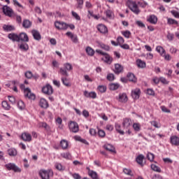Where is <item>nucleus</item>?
<instances>
[{
  "label": "nucleus",
  "instance_id": "obj_64",
  "mask_svg": "<svg viewBox=\"0 0 179 179\" xmlns=\"http://www.w3.org/2000/svg\"><path fill=\"white\" fill-rule=\"evenodd\" d=\"M136 24H137V26H138V27H145V24H143V22H142V21H136Z\"/></svg>",
  "mask_w": 179,
  "mask_h": 179
},
{
  "label": "nucleus",
  "instance_id": "obj_36",
  "mask_svg": "<svg viewBox=\"0 0 179 179\" xmlns=\"http://www.w3.org/2000/svg\"><path fill=\"white\" fill-rule=\"evenodd\" d=\"M143 159H145V157L143 156V155H140L137 157L136 158V162L138 164L142 165L143 163Z\"/></svg>",
  "mask_w": 179,
  "mask_h": 179
},
{
  "label": "nucleus",
  "instance_id": "obj_1",
  "mask_svg": "<svg viewBox=\"0 0 179 179\" xmlns=\"http://www.w3.org/2000/svg\"><path fill=\"white\" fill-rule=\"evenodd\" d=\"M127 3L130 10H131V12H134L135 15H139V13H141V10H139V8L138 7V4H136V2L129 0L127 1Z\"/></svg>",
  "mask_w": 179,
  "mask_h": 179
},
{
  "label": "nucleus",
  "instance_id": "obj_10",
  "mask_svg": "<svg viewBox=\"0 0 179 179\" xmlns=\"http://www.w3.org/2000/svg\"><path fill=\"white\" fill-rule=\"evenodd\" d=\"M141 96V90L139 88H136L131 91V97L134 100H138Z\"/></svg>",
  "mask_w": 179,
  "mask_h": 179
},
{
  "label": "nucleus",
  "instance_id": "obj_17",
  "mask_svg": "<svg viewBox=\"0 0 179 179\" xmlns=\"http://www.w3.org/2000/svg\"><path fill=\"white\" fill-rule=\"evenodd\" d=\"M31 34L34 40H36L37 41H40V40H41V34H40V32H38L37 30H32Z\"/></svg>",
  "mask_w": 179,
  "mask_h": 179
},
{
  "label": "nucleus",
  "instance_id": "obj_15",
  "mask_svg": "<svg viewBox=\"0 0 179 179\" xmlns=\"http://www.w3.org/2000/svg\"><path fill=\"white\" fill-rule=\"evenodd\" d=\"M84 96L90 99H96V97H97V94H96L94 92H89L87 91H85Z\"/></svg>",
  "mask_w": 179,
  "mask_h": 179
},
{
  "label": "nucleus",
  "instance_id": "obj_56",
  "mask_svg": "<svg viewBox=\"0 0 179 179\" xmlns=\"http://www.w3.org/2000/svg\"><path fill=\"white\" fill-rule=\"evenodd\" d=\"M25 77L27 79H31L33 78V73H31V71H27L25 73Z\"/></svg>",
  "mask_w": 179,
  "mask_h": 179
},
{
  "label": "nucleus",
  "instance_id": "obj_57",
  "mask_svg": "<svg viewBox=\"0 0 179 179\" xmlns=\"http://www.w3.org/2000/svg\"><path fill=\"white\" fill-rule=\"evenodd\" d=\"M74 138L76 139V141H78L79 142H82L83 143H86V140L83 139L80 136H76L74 137Z\"/></svg>",
  "mask_w": 179,
  "mask_h": 179
},
{
  "label": "nucleus",
  "instance_id": "obj_6",
  "mask_svg": "<svg viewBox=\"0 0 179 179\" xmlns=\"http://www.w3.org/2000/svg\"><path fill=\"white\" fill-rule=\"evenodd\" d=\"M69 128L71 132L76 134L79 132V125L76 122H70L69 124Z\"/></svg>",
  "mask_w": 179,
  "mask_h": 179
},
{
  "label": "nucleus",
  "instance_id": "obj_22",
  "mask_svg": "<svg viewBox=\"0 0 179 179\" xmlns=\"http://www.w3.org/2000/svg\"><path fill=\"white\" fill-rule=\"evenodd\" d=\"M147 20L151 23V24H156V23H157V17H156L155 15H151L149 16Z\"/></svg>",
  "mask_w": 179,
  "mask_h": 179
},
{
  "label": "nucleus",
  "instance_id": "obj_32",
  "mask_svg": "<svg viewBox=\"0 0 179 179\" xmlns=\"http://www.w3.org/2000/svg\"><path fill=\"white\" fill-rule=\"evenodd\" d=\"M69 143L68 141L66 140H62L60 141V145L62 148V149H68V146H69Z\"/></svg>",
  "mask_w": 179,
  "mask_h": 179
},
{
  "label": "nucleus",
  "instance_id": "obj_21",
  "mask_svg": "<svg viewBox=\"0 0 179 179\" xmlns=\"http://www.w3.org/2000/svg\"><path fill=\"white\" fill-rule=\"evenodd\" d=\"M122 71H124V67H122V66H121V64H115V70H114L115 73L118 75L119 73H121V72H122Z\"/></svg>",
  "mask_w": 179,
  "mask_h": 179
},
{
  "label": "nucleus",
  "instance_id": "obj_45",
  "mask_svg": "<svg viewBox=\"0 0 179 179\" xmlns=\"http://www.w3.org/2000/svg\"><path fill=\"white\" fill-rule=\"evenodd\" d=\"M20 49L22 50L23 51H27V50H29V45H27V43H22L21 45H20Z\"/></svg>",
  "mask_w": 179,
  "mask_h": 179
},
{
  "label": "nucleus",
  "instance_id": "obj_27",
  "mask_svg": "<svg viewBox=\"0 0 179 179\" xmlns=\"http://www.w3.org/2000/svg\"><path fill=\"white\" fill-rule=\"evenodd\" d=\"M85 51L90 57H93L94 55V50H93L90 46H87Z\"/></svg>",
  "mask_w": 179,
  "mask_h": 179
},
{
  "label": "nucleus",
  "instance_id": "obj_61",
  "mask_svg": "<svg viewBox=\"0 0 179 179\" xmlns=\"http://www.w3.org/2000/svg\"><path fill=\"white\" fill-rule=\"evenodd\" d=\"M171 13L173 15V16H174L175 17H177L178 19H179V13L177 12L176 10H171Z\"/></svg>",
  "mask_w": 179,
  "mask_h": 179
},
{
  "label": "nucleus",
  "instance_id": "obj_35",
  "mask_svg": "<svg viewBox=\"0 0 179 179\" xmlns=\"http://www.w3.org/2000/svg\"><path fill=\"white\" fill-rule=\"evenodd\" d=\"M1 106L4 110H10V105L8 103V101H3L1 103Z\"/></svg>",
  "mask_w": 179,
  "mask_h": 179
},
{
  "label": "nucleus",
  "instance_id": "obj_26",
  "mask_svg": "<svg viewBox=\"0 0 179 179\" xmlns=\"http://www.w3.org/2000/svg\"><path fill=\"white\" fill-rule=\"evenodd\" d=\"M103 148L104 149H106V150H108V152H111L112 153H115V148H114L113 145L106 144L103 146Z\"/></svg>",
  "mask_w": 179,
  "mask_h": 179
},
{
  "label": "nucleus",
  "instance_id": "obj_29",
  "mask_svg": "<svg viewBox=\"0 0 179 179\" xmlns=\"http://www.w3.org/2000/svg\"><path fill=\"white\" fill-rule=\"evenodd\" d=\"M22 27H24V29H29L31 27V22L29 20H24L22 22Z\"/></svg>",
  "mask_w": 179,
  "mask_h": 179
},
{
  "label": "nucleus",
  "instance_id": "obj_11",
  "mask_svg": "<svg viewBox=\"0 0 179 179\" xmlns=\"http://www.w3.org/2000/svg\"><path fill=\"white\" fill-rule=\"evenodd\" d=\"M24 93L25 97H28V99H30L31 100H34V99H36V95L31 93V91L29 88H25L24 90Z\"/></svg>",
  "mask_w": 179,
  "mask_h": 179
},
{
  "label": "nucleus",
  "instance_id": "obj_38",
  "mask_svg": "<svg viewBox=\"0 0 179 179\" xmlns=\"http://www.w3.org/2000/svg\"><path fill=\"white\" fill-rule=\"evenodd\" d=\"M115 127V129H116L117 132L120 134V135H124V131L121 130V125L116 123Z\"/></svg>",
  "mask_w": 179,
  "mask_h": 179
},
{
  "label": "nucleus",
  "instance_id": "obj_8",
  "mask_svg": "<svg viewBox=\"0 0 179 179\" xmlns=\"http://www.w3.org/2000/svg\"><path fill=\"white\" fill-rule=\"evenodd\" d=\"M42 92L45 94H48L49 96L54 93V90L50 85H46L45 87L42 88Z\"/></svg>",
  "mask_w": 179,
  "mask_h": 179
},
{
  "label": "nucleus",
  "instance_id": "obj_63",
  "mask_svg": "<svg viewBox=\"0 0 179 179\" xmlns=\"http://www.w3.org/2000/svg\"><path fill=\"white\" fill-rule=\"evenodd\" d=\"M107 79H108V80H110V82H112V80H114V74H113V73L108 74Z\"/></svg>",
  "mask_w": 179,
  "mask_h": 179
},
{
  "label": "nucleus",
  "instance_id": "obj_41",
  "mask_svg": "<svg viewBox=\"0 0 179 179\" xmlns=\"http://www.w3.org/2000/svg\"><path fill=\"white\" fill-rule=\"evenodd\" d=\"M89 176L92 177V179H99V178L97 177V173L94 171H90Z\"/></svg>",
  "mask_w": 179,
  "mask_h": 179
},
{
  "label": "nucleus",
  "instance_id": "obj_28",
  "mask_svg": "<svg viewBox=\"0 0 179 179\" xmlns=\"http://www.w3.org/2000/svg\"><path fill=\"white\" fill-rule=\"evenodd\" d=\"M3 29L4 31H13V30H15V27L12 25L4 24L3 25Z\"/></svg>",
  "mask_w": 179,
  "mask_h": 179
},
{
  "label": "nucleus",
  "instance_id": "obj_51",
  "mask_svg": "<svg viewBox=\"0 0 179 179\" xmlns=\"http://www.w3.org/2000/svg\"><path fill=\"white\" fill-rule=\"evenodd\" d=\"M150 124L152 127H155V128H160L161 127L160 124L156 121H151Z\"/></svg>",
  "mask_w": 179,
  "mask_h": 179
},
{
  "label": "nucleus",
  "instance_id": "obj_3",
  "mask_svg": "<svg viewBox=\"0 0 179 179\" xmlns=\"http://www.w3.org/2000/svg\"><path fill=\"white\" fill-rule=\"evenodd\" d=\"M72 69H73L72 64L66 63L64 64V68H60L59 72L63 76H69L67 71H72Z\"/></svg>",
  "mask_w": 179,
  "mask_h": 179
},
{
  "label": "nucleus",
  "instance_id": "obj_18",
  "mask_svg": "<svg viewBox=\"0 0 179 179\" xmlns=\"http://www.w3.org/2000/svg\"><path fill=\"white\" fill-rule=\"evenodd\" d=\"M102 59L104 61V62L108 64L109 65L111 64V62H113V58L111 57V56H110V55L107 53H105L103 55V57L102 58Z\"/></svg>",
  "mask_w": 179,
  "mask_h": 179
},
{
  "label": "nucleus",
  "instance_id": "obj_50",
  "mask_svg": "<svg viewBox=\"0 0 179 179\" xmlns=\"http://www.w3.org/2000/svg\"><path fill=\"white\" fill-rule=\"evenodd\" d=\"M133 128L134 131H136L137 132H138V131H141V124H139L138 123H134L133 124Z\"/></svg>",
  "mask_w": 179,
  "mask_h": 179
},
{
  "label": "nucleus",
  "instance_id": "obj_12",
  "mask_svg": "<svg viewBox=\"0 0 179 179\" xmlns=\"http://www.w3.org/2000/svg\"><path fill=\"white\" fill-rule=\"evenodd\" d=\"M132 125V120L129 118H125L123 120L122 126L124 129H129Z\"/></svg>",
  "mask_w": 179,
  "mask_h": 179
},
{
  "label": "nucleus",
  "instance_id": "obj_33",
  "mask_svg": "<svg viewBox=\"0 0 179 179\" xmlns=\"http://www.w3.org/2000/svg\"><path fill=\"white\" fill-rule=\"evenodd\" d=\"M120 87V84L118 83H111L109 85V89L110 90H117Z\"/></svg>",
  "mask_w": 179,
  "mask_h": 179
},
{
  "label": "nucleus",
  "instance_id": "obj_58",
  "mask_svg": "<svg viewBox=\"0 0 179 179\" xmlns=\"http://www.w3.org/2000/svg\"><path fill=\"white\" fill-rule=\"evenodd\" d=\"M71 13L72 16H73V17H75L76 20H80V16H79V15H78L76 12L72 11Z\"/></svg>",
  "mask_w": 179,
  "mask_h": 179
},
{
  "label": "nucleus",
  "instance_id": "obj_53",
  "mask_svg": "<svg viewBox=\"0 0 179 179\" xmlns=\"http://www.w3.org/2000/svg\"><path fill=\"white\" fill-rule=\"evenodd\" d=\"M117 44H119L120 46L122 45L123 43H124V38H122V36L117 37Z\"/></svg>",
  "mask_w": 179,
  "mask_h": 179
},
{
  "label": "nucleus",
  "instance_id": "obj_43",
  "mask_svg": "<svg viewBox=\"0 0 179 179\" xmlns=\"http://www.w3.org/2000/svg\"><path fill=\"white\" fill-rule=\"evenodd\" d=\"M17 106L20 110H24V108L26 107V106L24 105V102H23V101H19L17 102Z\"/></svg>",
  "mask_w": 179,
  "mask_h": 179
},
{
  "label": "nucleus",
  "instance_id": "obj_55",
  "mask_svg": "<svg viewBox=\"0 0 179 179\" xmlns=\"http://www.w3.org/2000/svg\"><path fill=\"white\" fill-rule=\"evenodd\" d=\"M78 6L77 8L78 9H82L83 8V0H77Z\"/></svg>",
  "mask_w": 179,
  "mask_h": 179
},
{
  "label": "nucleus",
  "instance_id": "obj_46",
  "mask_svg": "<svg viewBox=\"0 0 179 179\" xmlns=\"http://www.w3.org/2000/svg\"><path fill=\"white\" fill-rule=\"evenodd\" d=\"M123 173H124V174H127V176H134V173L129 169H124Z\"/></svg>",
  "mask_w": 179,
  "mask_h": 179
},
{
  "label": "nucleus",
  "instance_id": "obj_49",
  "mask_svg": "<svg viewBox=\"0 0 179 179\" xmlns=\"http://www.w3.org/2000/svg\"><path fill=\"white\" fill-rule=\"evenodd\" d=\"M122 34L126 38H129L131 37V31H122Z\"/></svg>",
  "mask_w": 179,
  "mask_h": 179
},
{
  "label": "nucleus",
  "instance_id": "obj_7",
  "mask_svg": "<svg viewBox=\"0 0 179 179\" xmlns=\"http://www.w3.org/2000/svg\"><path fill=\"white\" fill-rule=\"evenodd\" d=\"M3 13L6 16H8V17H12L13 16V10L10 8V7L8 6H3Z\"/></svg>",
  "mask_w": 179,
  "mask_h": 179
},
{
  "label": "nucleus",
  "instance_id": "obj_19",
  "mask_svg": "<svg viewBox=\"0 0 179 179\" xmlns=\"http://www.w3.org/2000/svg\"><path fill=\"white\" fill-rule=\"evenodd\" d=\"M22 139L24 141V142H31V134L23 133L22 134Z\"/></svg>",
  "mask_w": 179,
  "mask_h": 179
},
{
  "label": "nucleus",
  "instance_id": "obj_39",
  "mask_svg": "<svg viewBox=\"0 0 179 179\" xmlns=\"http://www.w3.org/2000/svg\"><path fill=\"white\" fill-rule=\"evenodd\" d=\"M168 24H176L178 25V22L173 18H167Z\"/></svg>",
  "mask_w": 179,
  "mask_h": 179
},
{
  "label": "nucleus",
  "instance_id": "obj_30",
  "mask_svg": "<svg viewBox=\"0 0 179 179\" xmlns=\"http://www.w3.org/2000/svg\"><path fill=\"white\" fill-rule=\"evenodd\" d=\"M127 78L129 82H136V77H135V75L132 73H129L127 74Z\"/></svg>",
  "mask_w": 179,
  "mask_h": 179
},
{
  "label": "nucleus",
  "instance_id": "obj_13",
  "mask_svg": "<svg viewBox=\"0 0 179 179\" xmlns=\"http://www.w3.org/2000/svg\"><path fill=\"white\" fill-rule=\"evenodd\" d=\"M19 41H24V43H28L29 41V36L27 34L22 32L18 35V42Z\"/></svg>",
  "mask_w": 179,
  "mask_h": 179
},
{
  "label": "nucleus",
  "instance_id": "obj_16",
  "mask_svg": "<svg viewBox=\"0 0 179 179\" xmlns=\"http://www.w3.org/2000/svg\"><path fill=\"white\" fill-rule=\"evenodd\" d=\"M136 64L138 66V68H140L141 69H143L145 68H146V62H145L144 61H143L141 59H138L136 61Z\"/></svg>",
  "mask_w": 179,
  "mask_h": 179
},
{
  "label": "nucleus",
  "instance_id": "obj_9",
  "mask_svg": "<svg viewBox=\"0 0 179 179\" xmlns=\"http://www.w3.org/2000/svg\"><path fill=\"white\" fill-rule=\"evenodd\" d=\"M116 100H117L119 103H127V101H128V96H127L125 93L120 94L118 96L116 97Z\"/></svg>",
  "mask_w": 179,
  "mask_h": 179
},
{
  "label": "nucleus",
  "instance_id": "obj_44",
  "mask_svg": "<svg viewBox=\"0 0 179 179\" xmlns=\"http://www.w3.org/2000/svg\"><path fill=\"white\" fill-rule=\"evenodd\" d=\"M151 169L153 170V171H157V173H161L162 171V169L155 164H151Z\"/></svg>",
  "mask_w": 179,
  "mask_h": 179
},
{
  "label": "nucleus",
  "instance_id": "obj_62",
  "mask_svg": "<svg viewBox=\"0 0 179 179\" xmlns=\"http://www.w3.org/2000/svg\"><path fill=\"white\" fill-rule=\"evenodd\" d=\"M163 162L168 164H171L173 163V160L170 158H163Z\"/></svg>",
  "mask_w": 179,
  "mask_h": 179
},
{
  "label": "nucleus",
  "instance_id": "obj_52",
  "mask_svg": "<svg viewBox=\"0 0 179 179\" xmlns=\"http://www.w3.org/2000/svg\"><path fill=\"white\" fill-rule=\"evenodd\" d=\"M71 39L73 41V43H75V44H78V43L79 42V39L78 38V36L76 35L72 36Z\"/></svg>",
  "mask_w": 179,
  "mask_h": 179
},
{
  "label": "nucleus",
  "instance_id": "obj_14",
  "mask_svg": "<svg viewBox=\"0 0 179 179\" xmlns=\"http://www.w3.org/2000/svg\"><path fill=\"white\" fill-rule=\"evenodd\" d=\"M97 29L102 34H106L108 33V29H107V27L103 24H100L97 26Z\"/></svg>",
  "mask_w": 179,
  "mask_h": 179
},
{
  "label": "nucleus",
  "instance_id": "obj_42",
  "mask_svg": "<svg viewBox=\"0 0 179 179\" xmlns=\"http://www.w3.org/2000/svg\"><path fill=\"white\" fill-rule=\"evenodd\" d=\"M62 82L63 83V85H64V86H67L69 87L71 86V85L69 84V80H68V78H65V77H62Z\"/></svg>",
  "mask_w": 179,
  "mask_h": 179
},
{
  "label": "nucleus",
  "instance_id": "obj_2",
  "mask_svg": "<svg viewBox=\"0 0 179 179\" xmlns=\"http://www.w3.org/2000/svg\"><path fill=\"white\" fill-rule=\"evenodd\" d=\"M39 176L42 179H50V177L54 176V172L52 170L42 169L39 171Z\"/></svg>",
  "mask_w": 179,
  "mask_h": 179
},
{
  "label": "nucleus",
  "instance_id": "obj_31",
  "mask_svg": "<svg viewBox=\"0 0 179 179\" xmlns=\"http://www.w3.org/2000/svg\"><path fill=\"white\" fill-rule=\"evenodd\" d=\"M98 44V47H100V48H102L103 50H106V51L110 50V47L108 45H106L105 44L101 43V42H96Z\"/></svg>",
  "mask_w": 179,
  "mask_h": 179
},
{
  "label": "nucleus",
  "instance_id": "obj_60",
  "mask_svg": "<svg viewBox=\"0 0 179 179\" xmlns=\"http://www.w3.org/2000/svg\"><path fill=\"white\" fill-rule=\"evenodd\" d=\"M167 39L169 41H173V40H174V34L169 33L167 35Z\"/></svg>",
  "mask_w": 179,
  "mask_h": 179
},
{
  "label": "nucleus",
  "instance_id": "obj_34",
  "mask_svg": "<svg viewBox=\"0 0 179 179\" xmlns=\"http://www.w3.org/2000/svg\"><path fill=\"white\" fill-rule=\"evenodd\" d=\"M156 50L160 54V55H162V57H163V55L166 53V50L162 46H157L156 48Z\"/></svg>",
  "mask_w": 179,
  "mask_h": 179
},
{
  "label": "nucleus",
  "instance_id": "obj_25",
  "mask_svg": "<svg viewBox=\"0 0 179 179\" xmlns=\"http://www.w3.org/2000/svg\"><path fill=\"white\" fill-rule=\"evenodd\" d=\"M171 143L175 145L176 146H179V138L173 136L171 137Z\"/></svg>",
  "mask_w": 179,
  "mask_h": 179
},
{
  "label": "nucleus",
  "instance_id": "obj_23",
  "mask_svg": "<svg viewBox=\"0 0 179 179\" xmlns=\"http://www.w3.org/2000/svg\"><path fill=\"white\" fill-rule=\"evenodd\" d=\"M9 40H11L12 41H17L19 42V35L16 34H9L8 36Z\"/></svg>",
  "mask_w": 179,
  "mask_h": 179
},
{
  "label": "nucleus",
  "instance_id": "obj_37",
  "mask_svg": "<svg viewBox=\"0 0 179 179\" xmlns=\"http://www.w3.org/2000/svg\"><path fill=\"white\" fill-rule=\"evenodd\" d=\"M55 169H57V170H59V171H64V170H65V166H62V164L59 163H56Z\"/></svg>",
  "mask_w": 179,
  "mask_h": 179
},
{
  "label": "nucleus",
  "instance_id": "obj_24",
  "mask_svg": "<svg viewBox=\"0 0 179 179\" xmlns=\"http://www.w3.org/2000/svg\"><path fill=\"white\" fill-rule=\"evenodd\" d=\"M8 155L12 157L17 155V150L15 148H10L8 150Z\"/></svg>",
  "mask_w": 179,
  "mask_h": 179
},
{
  "label": "nucleus",
  "instance_id": "obj_20",
  "mask_svg": "<svg viewBox=\"0 0 179 179\" xmlns=\"http://www.w3.org/2000/svg\"><path fill=\"white\" fill-rule=\"evenodd\" d=\"M39 106L40 107H41V108H48V107L50 106L48 105V102L44 98L41 99Z\"/></svg>",
  "mask_w": 179,
  "mask_h": 179
},
{
  "label": "nucleus",
  "instance_id": "obj_5",
  "mask_svg": "<svg viewBox=\"0 0 179 179\" xmlns=\"http://www.w3.org/2000/svg\"><path fill=\"white\" fill-rule=\"evenodd\" d=\"M55 27L57 30H66L68 29V24L61 21H56L55 22Z\"/></svg>",
  "mask_w": 179,
  "mask_h": 179
},
{
  "label": "nucleus",
  "instance_id": "obj_4",
  "mask_svg": "<svg viewBox=\"0 0 179 179\" xmlns=\"http://www.w3.org/2000/svg\"><path fill=\"white\" fill-rule=\"evenodd\" d=\"M6 169H7L9 171L12 170L15 173H20L22 171V169L19 168L17 166H16L14 163H8L5 165Z\"/></svg>",
  "mask_w": 179,
  "mask_h": 179
},
{
  "label": "nucleus",
  "instance_id": "obj_54",
  "mask_svg": "<svg viewBox=\"0 0 179 179\" xmlns=\"http://www.w3.org/2000/svg\"><path fill=\"white\" fill-rule=\"evenodd\" d=\"M8 100L11 104H16V99L14 96H8Z\"/></svg>",
  "mask_w": 179,
  "mask_h": 179
},
{
  "label": "nucleus",
  "instance_id": "obj_59",
  "mask_svg": "<svg viewBox=\"0 0 179 179\" xmlns=\"http://www.w3.org/2000/svg\"><path fill=\"white\" fill-rule=\"evenodd\" d=\"M98 135L101 138H104V136H106V132L104 131V130H99Z\"/></svg>",
  "mask_w": 179,
  "mask_h": 179
},
{
  "label": "nucleus",
  "instance_id": "obj_47",
  "mask_svg": "<svg viewBox=\"0 0 179 179\" xmlns=\"http://www.w3.org/2000/svg\"><path fill=\"white\" fill-rule=\"evenodd\" d=\"M147 158L150 162H153V160H155V155L152 152H148L147 154Z\"/></svg>",
  "mask_w": 179,
  "mask_h": 179
},
{
  "label": "nucleus",
  "instance_id": "obj_40",
  "mask_svg": "<svg viewBox=\"0 0 179 179\" xmlns=\"http://www.w3.org/2000/svg\"><path fill=\"white\" fill-rule=\"evenodd\" d=\"M97 89L101 93H106V92L107 91V87L104 85H99L98 86Z\"/></svg>",
  "mask_w": 179,
  "mask_h": 179
},
{
  "label": "nucleus",
  "instance_id": "obj_48",
  "mask_svg": "<svg viewBox=\"0 0 179 179\" xmlns=\"http://www.w3.org/2000/svg\"><path fill=\"white\" fill-rule=\"evenodd\" d=\"M62 157H64V159H71L72 156L71 155V153L69 152H64L62 154Z\"/></svg>",
  "mask_w": 179,
  "mask_h": 179
}]
</instances>
